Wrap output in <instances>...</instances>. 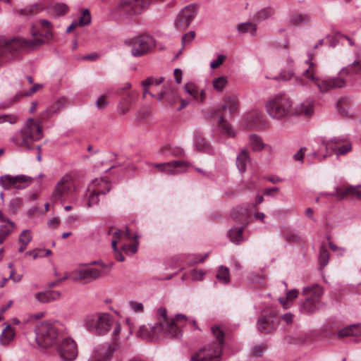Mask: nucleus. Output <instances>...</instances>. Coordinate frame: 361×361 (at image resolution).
<instances>
[{
    "instance_id": "6e6552de",
    "label": "nucleus",
    "mask_w": 361,
    "mask_h": 361,
    "mask_svg": "<svg viewBox=\"0 0 361 361\" xmlns=\"http://www.w3.org/2000/svg\"><path fill=\"white\" fill-rule=\"evenodd\" d=\"M59 331L54 324L42 322L35 329V339L38 345L48 348L58 343Z\"/></svg>"
},
{
    "instance_id": "6ab92c4d",
    "label": "nucleus",
    "mask_w": 361,
    "mask_h": 361,
    "mask_svg": "<svg viewBox=\"0 0 361 361\" xmlns=\"http://www.w3.org/2000/svg\"><path fill=\"white\" fill-rule=\"evenodd\" d=\"M152 166L169 175H176L185 171L189 164L183 161L177 160L162 164H152Z\"/></svg>"
},
{
    "instance_id": "f03ea898",
    "label": "nucleus",
    "mask_w": 361,
    "mask_h": 361,
    "mask_svg": "<svg viewBox=\"0 0 361 361\" xmlns=\"http://www.w3.org/2000/svg\"><path fill=\"white\" fill-rule=\"evenodd\" d=\"M159 319L155 324L162 327L163 335L168 338L178 339L183 336L182 328L186 324L188 318L183 314H177L173 319L167 316L166 308L160 307L158 310Z\"/></svg>"
},
{
    "instance_id": "1a4fd4ad",
    "label": "nucleus",
    "mask_w": 361,
    "mask_h": 361,
    "mask_svg": "<svg viewBox=\"0 0 361 361\" xmlns=\"http://www.w3.org/2000/svg\"><path fill=\"white\" fill-rule=\"evenodd\" d=\"M149 3L150 0H121L115 9L118 14L130 17L141 13Z\"/></svg>"
},
{
    "instance_id": "dca6fc26",
    "label": "nucleus",
    "mask_w": 361,
    "mask_h": 361,
    "mask_svg": "<svg viewBox=\"0 0 361 361\" xmlns=\"http://www.w3.org/2000/svg\"><path fill=\"white\" fill-rule=\"evenodd\" d=\"M197 11V6L194 4L188 5L183 8L175 20L176 28L180 30L186 29L196 16Z\"/></svg>"
},
{
    "instance_id": "b1692460",
    "label": "nucleus",
    "mask_w": 361,
    "mask_h": 361,
    "mask_svg": "<svg viewBox=\"0 0 361 361\" xmlns=\"http://www.w3.org/2000/svg\"><path fill=\"white\" fill-rule=\"evenodd\" d=\"M42 87V85L34 84L32 87L28 91L19 92L16 94L12 100L10 102H4L1 104L0 108H8L11 104L18 101L23 97L30 96L35 93L38 90Z\"/></svg>"
},
{
    "instance_id": "6e6d98bb",
    "label": "nucleus",
    "mask_w": 361,
    "mask_h": 361,
    "mask_svg": "<svg viewBox=\"0 0 361 361\" xmlns=\"http://www.w3.org/2000/svg\"><path fill=\"white\" fill-rule=\"evenodd\" d=\"M266 350V345L264 344H259L253 346L251 350V353L254 356H261Z\"/></svg>"
},
{
    "instance_id": "c9c22d12",
    "label": "nucleus",
    "mask_w": 361,
    "mask_h": 361,
    "mask_svg": "<svg viewBox=\"0 0 361 361\" xmlns=\"http://www.w3.org/2000/svg\"><path fill=\"white\" fill-rule=\"evenodd\" d=\"M185 92L191 95L194 99H198L199 95L200 96L201 101L204 100V90H201L200 92H198L197 86L192 82H188L185 85Z\"/></svg>"
},
{
    "instance_id": "c756f323",
    "label": "nucleus",
    "mask_w": 361,
    "mask_h": 361,
    "mask_svg": "<svg viewBox=\"0 0 361 361\" xmlns=\"http://www.w3.org/2000/svg\"><path fill=\"white\" fill-rule=\"evenodd\" d=\"M250 160L248 152L242 149L236 157V166L240 173H244L247 169V163Z\"/></svg>"
},
{
    "instance_id": "473e14b6",
    "label": "nucleus",
    "mask_w": 361,
    "mask_h": 361,
    "mask_svg": "<svg viewBox=\"0 0 361 361\" xmlns=\"http://www.w3.org/2000/svg\"><path fill=\"white\" fill-rule=\"evenodd\" d=\"M222 109L224 112L228 110L230 115H234L238 112V102L235 98L228 97L225 100Z\"/></svg>"
},
{
    "instance_id": "ddd939ff",
    "label": "nucleus",
    "mask_w": 361,
    "mask_h": 361,
    "mask_svg": "<svg viewBox=\"0 0 361 361\" xmlns=\"http://www.w3.org/2000/svg\"><path fill=\"white\" fill-rule=\"evenodd\" d=\"M130 87L131 84L126 82L123 87L116 90V94L121 97L118 104V110L121 114H126L137 99V93L136 92L128 91Z\"/></svg>"
},
{
    "instance_id": "e2e57ef3",
    "label": "nucleus",
    "mask_w": 361,
    "mask_h": 361,
    "mask_svg": "<svg viewBox=\"0 0 361 361\" xmlns=\"http://www.w3.org/2000/svg\"><path fill=\"white\" fill-rule=\"evenodd\" d=\"M137 236H136V235L134 236V239L135 240V244L131 245H123V249L124 250V251L126 252H127L128 250H130L132 254H135L137 252V245H138V243L137 241Z\"/></svg>"
},
{
    "instance_id": "f704fd0d",
    "label": "nucleus",
    "mask_w": 361,
    "mask_h": 361,
    "mask_svg": "<svg viewBox=\"0 0 361 361\" xmlns=\"http://www.w3.org/2000/svg\"><path fill=\"white\" fill-rule=\"evenodd\" d=\"M218 126L220 130L225 133L229 137H235V133L233 127L225 120L224 116L221 115L218 121Z\"/></svg>"
},
{
    "instance_id": "a19ab883",
    "label": "nucleus",
    "mask_w": 361,
    "mask_h": 361,
    "mask_svg": "<svg viewBox=\"0 0 361 361\" xmlns=\"http://www.w3.org/2000/svg\"><path fill=\"white\" fill-rule=\"evenodd\" d=\"M314 55L312 54H308V59L306 63L308 64V69L305 70L303 73L304 76L307 78L310 79L313 82V78H315L314 70L316 68V65L312 62Z\"/></svg>"
},
{
    "instance_id": "603ef678",
    "label": "nucleus",
    "mask_w": 361,
    "mask_h": 361,
    "mask_svg": "<svg viewBox=\"0 0 361 361\" xmlns=\"http://www.w3.org/2000/svg\"><path fill=\"white\" fill-rule=\"evenodd\" d=\"M283 237L288 242H300L301 238L295 231L287 230L283 233Z\"/></svg>"
},
{
    "instance_id": "4d7b16f0",
    "label": "nucleus",
    "mask_w": 361,
    "mask_h": 361,
    "mask_svg": "<svg viewBox=\"0 0 361 361\" xmlns=\"http://www.w3.org/2000/svg\"><path fill=\"white\" fill-rule=\"evenodd\" d=\"M23 204V200L18 197L13 198L11 200L9 204L10 209L15 213L16 210L21 206Z\"/></svg>"
},
{
    "instance_id": "412c9836",
    "label": "nucleus",
    "mask_w": 361,
    "mask_h": 361,
    "mask_svg": "<svg viewBox=\"0 0 361 361\" xmlns=\"http://www.w3.org/2000/svg\"><path fill=\"white\" fill-rule=\"evenodd\" d=\"M325 195L336 196L339 199L345 197L360 199L361 197V186H347L343 190L339 188H335V191L331 193H326Z\"/></svg>"
},
{
    "instance_id": "13d9d810",
    "label": "nucleus",
    "mask_w": 361,
    "mask_h": 361,
    "mask_svg": "<svg viewBox=\"0 0 361 361\" xmlns=\"http://www.w3.org/2000/svg\"><path fill=\"white\" fill-rule=\"evenodd\" d=\"M226 56L224 54H219L215 60H213L210 63V67L212 69L219 68L225 61Z\"/></svg>"
},
{
    "instance_id": "4c0bfd02",
    "label": "nucleus",
    "mask_w": 361,
    "mask_h": 361,
    "mask_svg": "<svg viewBox=\"0 0 361 361\" xmlns=\"http://www.w3.org/2000/svg\"><path fill=\"white\" fill-rule=\"evenodd\" d=\"M216 278L220 283L223 284L228 283L230 282L228 268L224 266H220L218 268Z\"/></svg>"
},
{
    "instance_id": "cd10ccee",
    "label": "nucleus",
    "mask_w": 361,
    "mask_h": 361,
    "mask_svg": "<svg viewBox=\"0 0 361 361\" xmlns=\"http://www.w3.org/2000/svg\"><path fill=\"white\" fill-rule=\"evenodd\" d=\"M314 113L312 102L305 101L295 108V114L305 117L311 116Z\"/></svg>"
},
{
    "instance_id": "f257e3e1",
    "label": "nucleus",
    "mask_w": 361,
    "mask_h": 361,
    "mask_svg": "<svg viewBox=\"0 0 361 361\" xmlns=\"http://www.w3.org/2000/svg\"><path fill=\"white\" fill-rule=\"evenodd\" d=\"M34 39L14 37L0 39V66L12 60L21 53L32 49L52 37V25L47 20L42 19L31 28Z\"/></svg>"
},
{
    "instance_id": "2eb2a0df",
    "label": "nucleus",
    "mask_w": 361,
    "mask_h": 361,
    "mask_svg": "<svg viewBox=\"0 0 361 361\" xmlns=\"http://www.w3.org/2000/svg\"><path fill=\"white\" fill-rule=\"evenodd\" d=\"M57 352L63 361H73L78 356L77 344L70 338H64L56 344Z\"/></svg>"
},
{
    "instance_id": "bb28decb",
    "label": "nucleus",
    "mask_w": 361,
    "mask_h": 361,
    "mask_svg": "<svg viewBox=\"0 0 361 361\" xmlns=\"http://www.w3.org/2000/svg\"><path fill=\"white\" fill-rule=\"evenodd\" d=\"M60 297L61 293L57 290L39 292L35 295L36 299L42 303L50 302L53 300H58Z\"/></svg>"
},
{
    "instance_id": "49530a36",
    "label": "nucleus",
    "mask_w": 361,
    "mask_h": 361,
    "mask_svg": "<svg viewBox=\"0 0 361 361\" xmlns=\"http://www.w3.org/2000/svg\"><path fill=\"white\" fill-rule=\"evenodd\" d=\"M329 250L326 247L322 246L320 247L319 253V262L320 266L322 267L326 266L329 263Z\"/></svg>"
},
{
    "instance_id": "2f4dec72",
    "label": "nucleus",
    "mask_w": 361,
    "mask_h": 361,
    "mask_svg": "<svg viewBox=\"0 0 361 361\" xmlns=\"http://www.w3.org/2000/svg\"><path fill=\"white\" fill-rule=\"evenodd\" d=\"M32 239V233L30 230H24L19 236L18 243L20 247L18 251L23 252L27 247V245Z\"/></svg>"
},
{
    "instance_id": "0eeeda50",
    "label": "nucleus",
    "mask_w": 361,
    "mask_h": 361,
    "mask_svg": "<svg viewBox=\"0 0 361 361\" xmlns=\"http://www.w3.org/2000/svg\"><path fill=\"white\" fill-rule=\"evenodd\" d=\"M292 102L285 94H279L271 97L266 104L268 114L274 119L287 116L291 111Z\"/></svg>"
},
{
    "instance_id": "de8ad7c7",
    "label": "nucleus",
    "mask_w": 361,
    "mask_h": 361,
    "mask_svg": "<svg viewBox=\"0 0 361 361\" xmlns=\"http://www.w3.org/2000/svg\"><path fill=\"white\" fill-rule=\"evenodd\" d=\"M50 9L56 16L64 15L68 12V6L65 4H54L51 6Z\"/></svg>"
},
{
    "instance_id": "864d4df0",
    "label": "nucleus",
    "mask_w": 361,
    "mask_h": 361,
    "mask_svg": "<svg viewBox=\"0 0 361 361\" xmlns=\"http://www.w3.org/2000/svg\"><path fill=\"white\" fill-rule=\"evenodd\" d=\"M129 307L135 313H142L144 312V306L142 303L137 301H130Z\"/></svg>"
},
{
    "instance_id": "ea45409f",
    "label": "nucleus",
    "mask_w": 361,
    "mask_h": 361,
    "mask_svg": "<svg viewBox=\"0 0 361 361\" xmlns=\"http://www.w3.org/2000/svg\"><path fill=\"white\" fill-rule=\"evenodd\" d=\"M249 140L250 147L253 151L259 152L264 148V144L259 136L252 134L250 135Z\"/></svg>"
},
{
    "instance_id": "37998d69",
    "label": "nucleus",
    "mask_w": 361,
    "mask_h": 361,
    "mask_svg": "<svg viewBox=\"0 0 361 361\" xmlns=\"http://www.w3.org/2000/svg\"><path fill=\"white\" fill-rule=\"evenodd\" d=\"M361 73V62L358 61H354L351 65L343 68L341 71V74H357Z\"/></svg>"
},
{
    "instance_id": "58836bf2",
    "label": "nucleus",
    "mask_w": 361,
    "mask_h": 361,
    "mask_svg": "<svg viewBox=\"0 0 361 361\" xmlns=\"http://www.w3.org/2000/svg\"><path fill=\"white\" fill-rule=\"evenodd\" d=\"M90 183L95 184V188L101 191L99 195H106L111 190L110 184L103 178H95Z\"/></svg>"
},
{
    "instance_id": "393cba45",
    "label": "nucleus",
    "mask_w": 361,
    "mask_h": 361,
    "mask_svg": "<svg viewBox=\"0 0 361 361\" xmlns=\"http://www.w3.org/2000/svg\"><path fill=\"white\" fill-rule=\"evenodd\" d=\"M99 192H101V191L99 190V189L95 188L94 183L89 184L86 193V197L87 199L86 206L87 207H91L99 202V196L100 195Z\"/></svg>"
},
{
    "instance_id": "09e8293b",
    "label": "nucleus",
    "mask_w": 361,
    "mask_h": 361,
    "mask_svg": "<svg viewBox=\"0 0 361 361\" xmlns=\"http://www.w3.org/2000/svg\"><path fill=\"white\" fill-rule=\"evenodd\" d=\"M65 102L66 101L64 99H59L58 101H56L52 106H49L47 109L48 114L51 115L54 114H56L58 111H59L63 108V106H64Z\"/></svg>"
},
{
    "instance_id": "f3484780",
    "label": "nucleus",
    "mask_w": 361,
    "mask_h": 361,
    "mask_svg": "<svg viewBox=\"0 0 361 361\" xmlns=\"http://www.w3.org/2000/svg\"><path fill=\"white\" fill-rule=\"evenodd\" d=\"M313 83L317 87L319 91L324 94L332 90L342 88L345 86L346 82L344 79L336 77L321 79L319 78H312Z\"/></svg>"
},
{
    "instance_id": "20e7f679",
    "label": "nucleus",
    "mask_w": 361,
    "mask_h": 361,
    "mask_svg": "<svg viewBox=\"0 0 361 361\" xmlns=\"http://www.w3.org/2000/svg\"><path fill=\"white\" fill-rule=\"evenodd\" d=\"M42 136L40 123L33 118H28L22 129L11 137V140L18 147L31 149L30 142L39 140Z\"/></svg>"
},
{
    "instance_id": "c03bdc74",
    "label": "nucleus",
    "mask_w": 361,
    "mask_h": 361,
    "mask_svg": "<svg viewBox=\"0 0 361 361\" xmlns=\"http://www.w3.org/2000/svg\"><path fill=\"white\" fill-rule=\"evenodd\" d=\"M15 228L13 221H9V225H1L0 226V244L8 236Z\"/></svg>"
},
{
    "instance_id": "680f3d73",
    "label": "nucleus",
    "mask_w": 361,
    "mask_h": 361,
    "mask_svg": "<svg viewBox=\"0 0 361 361\" xmlns=\"http://www.w3.org/2000/svg\"><path fill=\"white\" fill-rule=\"evenodd\" d=\"M293 75V73L288 70V71H283L280 73L279 76L276 77V80H290Z\"/></svg>"
},
{
    "instance_id": "69168bd1",
    "label": "nucleus",
    "mask_w": 361,
    "mask_h": 361,
    "mask_svg": "<svg viewBox=\"0 0 361 361\" xmlns=\"http://www.w3.org/2000/svg\"><path fill=\"white\" fill-rule=\"evenodd\" d=\"M205 273L202 270L194 269L192 272V277L193 280L202 281L204 279Z\"/></svg>"
},
{
    "instance_id": "c85d7f7f",
    "label": "nucleus",
    "mask_w": 361,
    "mask_h": 361,
    "mask_svg": "<svg viewBox=\"0 0 361 361\" xmlns=\"http://www.w3.org/2000/svg\"><path fill=\"white\" fill-rule=\"evenodd\" d=\"M274 321L271 317H263L257 321V329L262 333H270L274 329Z\"/></svg>"
},
{
    "instance_id": "3c124183",
    "label": "nucleus",
    "mask_w": 361,
    "mask_h": 361,
    "mask_svg": "<svg viewBox=\"0 0 361 361\" xmlns=\"http://www.w3.org/2000/svg\"><path fill=\"white\" fill-rule=\"evenodd\" d=\"M91 22V16L88 9H84L82 12L81 16L79 18L78 24L80 26H84L90 24Z\"/></svg>"
},
{
    "instance_id": "9b49d317",
    "label": "nucleus",
    "mask_w": 361,
    "mask_h": 361,
    "mask_svg": "<svg viewBox=\"0 0 361 361\" xmlns=\"http://www.w3.org/2000/svg\"><path fill=\"white\" fill-rule=\"evenodd\" d=\"M131 54L138 57L147 54L155 46L154 38L148 35H142L131 39Z\"/></svg>"
},
{
    "instance_id": "a18cd8bd",
    "label": "nucleus",
    "mask_w": 361,
    "mask_h": 361,
    "mask_svg": "<svg viewBox=\"0 0 361 361\" xmlns=\"http://www.w3.org/2000/svg\"><path fill=\"white\" fill-rule=\"evenodd\" d=\"M228 84V78L225 75H221L213 80V87L217 92H221Z\"/></svg>"
},
{
    "instance_id": "a211bd4d",
    "label": "nucleus",
    "mask_w": 361,
    "mask_h": 361,
    "mask_svg": "<svg viewBox=\"0 0 361 361\" xmlns=\"http://www.w3.org/2000/svg\"><path fill=\"white\" fill-rule=\"evenodd\" d=\"M32 178L25 175H18L12 176L11 175H4L0 177V185L4 189H8L11 187H14L17 189H22L26 188L30 183Z\"/></svg>"
},
{
    "instance_id": "39448f33",
    "label": "nucleus",
    "mask_w": 361,
    "mask_h": 361,
    "mask_svg": "<svg viewBox=\"0 0 361 361\" xmlns=\"http://www.w3.org/2000/svg\"><path fill=\"white\" fill-rule=\"evenodd\" d=\"M302 295L304 297V301L301 303L300 310L305 314H314L326 306L322 300L323 290L318 284L305 287Z\"/></svg>"
},
{
    "instance_id": "4468645a",
    "label": "nucleus",
    "mask_w": 361,
    "mask_h": 361,
    "mask_svg": "<svg viewBox=\"0 0 361 361\" xmlns=\"http://www.w3.org/2000/svg\"><path fill=\"white\" fill-rule=\"evenodd\" d=\"M322 145L326 152L331 150L337 156L345 155L352 150V144L349 140L341 137H334L326 142L322 141Z\"/></svg>"
},
{
    "instance_id": "bf43d9fd",
    "label": "nucleus",
    "mask_w": 361,
    "mask_h": 361,
    "mask_svg": "<svg viewBox=\"0 0 361 361\" xmlns=\"http://www.w3.org/2000/svg\"><path fill=\"white\" fill-rule=\"evenodd\" d=\"M166 92L168 93L166 95V101L169 105H173L176 102L178 96L173 90H166Z\"/></svg>"
},
{
    "instance_id": "0e129e2a",
    "label": "nucleus",
    "mask_w": 361,
    "mask_h": 361,
    "mask_svg": "<svg viewBox=\"0 0 361 361\" xmlns=\"http://www.w3.org/2000/svg\"><path fill=\"white\" fill-rule=\"evenodd\" d=\"M347 336H353L352 331L350 330V325L342 329L338 332V337L344 338Z\"/></svg>"
},
{
    "instance_id": "4be33fe9",
    "label": "nucleus",
    "mask_w": 361,
    "mask_h": 361,
    "mask_svg": "<svg viewBox=\"0 0 361 361\" xmlns=\"http://www.w3.org/2000/svg\"><path fill=\"white\" fill-rule=\"evenodd\" d=\"M102 274V271L97 268H87L73 271L71 278L73 281L79 280L92 281L98 279Z\"/></svg>"
},
{
    "instance_id": "f8f14e48",
    "label": "nucleus",
    "mask_w": 361,
    "mask_h": 361,
    "mask_svg": "<svg viewBox=\"0 0 361 361\" xmlns=\"http://www.w3.org/2000/svg\"><path fill=\"white\" fill-rule=\"evenodd\" d=\"M75 187L71 178L63 176L56 184L51 200L53 202H63L69 197L74 192Z\"/></svg>"
},
{
    "instance_id": "9d476101",
    "label": "nucleus",
    "mask_w": 361,
    "mask_h": 361,
    "mask_svg": "<svg viewBox=\"0 0 361 361\" xmlns=\"http://www.w3.org/2000/svg\"><path fill=\"white\" fill-rule=\"evenodd\" d=\"M247 215V210L243 207L234 209L231 212L232 218L243 224L240 227H233L229 230L228 236L230 240L233 243L238 244L243 240V233L247 226V224L245 223Z\"/></svg>"
},
{
    "instance_id": "aec40b11",
    "label": "nucleus",
    "mask_w": 361,
    "mask_h": 361,
    "mask_svg": "<svg viewBox=\"0 0 361 361\" xmlns=\"http://www.w3.org/2000/svg\"><path fill=\"white\" fill-rule=\"evenodd\" d=\"M117 349V344L112 343L109 345L96 346L87 361H106L109 360Z\"/></svg>"
},
{
    "instance_id": "8fccbe9b",
    "label": "nucleus",
    "mask_w": 361,
    "mask_h": 361,
    "mask_svg": "<svg viewBox=\"0 0 361 361\" xmlns=\"http://www.w3.org/2000/svg\"><path fill=\"white\" fill-rule=\"evenodd\" d=\"M298 290L296 289H293L289 290L287 294L286 297L285 298H280L279 301L283 305L284 308H287L286 301L287 300H293L298 297Z\"/></svg>"
},
{
    "instance_id": "e433bc0d",
    "label": "nucleus",
    "mask_w": 361,
    "mask_h": 361,
    "mask_svg": "<svg viewBox=\"0 0 361 361\" xmlns=\"http://www.w3.org/2000/svg\"><path fill=\"white\" fill-rule=\"evenodd\" d=\"M237 30L240 33H250L252 36H255L257 25L250 22L243 23L238 25Z\"/></svg>"
},
{
    "instance_id": "052dcab7",
    "label": "nucleus",
    "mask_w": 361,
    "mask_h": 361,
    "mask_svg": "<svg viewBox=\"0 0 361 361\" xmlns=\"http://www.w3.org/2000/svg\"><path fill=\"white\" fill-rule=\"evenodd\" d=\"M195 33L194 31H190L186 34H185L182 37V44L183 46L185 44L190 43L195 38Z\"/></svg>"
},
{
    "instance_id": "79ce46f5",
    "label": "nucleus",
    "mask_w": 361,
    "mask_h": 361,
    "mask_svg": "<svg viewBox=\"0 0 361 361\" xmlns=\"http://www.w3.org/2000/svg\"><path fill=\"white\" fill-rule=\"evenodd\" d=\"M194 145L196 149L200 152L206 151L209 148V144L197 133L194 136Z\"/></svg>"
},
{
    "instance_id": "338daca9",
    "label": "nucleus",
    "mask_w": 361,
    "mask_h": 361,
    "mask_svg": "<svg viewBox=\"0 0 361 361\" xmlns=\"http://www.w3.org/2000/svg\"><path fill=\"white\" fill-rule=\"evenodd\" d=\"M350 330L353 336H361V324H355L350 325Z\"/></svg>"
},
{
    "instance_id": "7c9ffc66",
    "label": "nucleus",
    "mask_w": 361,
    "mask_h": 361,
    "mask_svg": "<svg viewBox=\"0 0 361 361\" xmlns=\"http://www.w3.org/2000/svg\"><path fill=\"white\" fill-rule=\"evenodd\" d=\"M275 13V10L274 8L271 6H267L265 8H262L257 11V13L254 16V20L256 22H261L271 18Z\"/></svg>"
},
{
    "instance_id": "a878e982",
    "label": "nucleus",
    "mask_w": 361,
    "mask_h": 361,
    "mask_svg": "<svg viewBox=\"0 0 361 361\" xmlns=\"http://www.w3.org/2000/svg\"><path fill=\"white\" fill-rule=\"evenodd\" d=\"M311 17L307 13H293L289 19V23L293 26L305 25L310 23Z\"/></svg>"
},
{
    "instance_id": "423d86ee",
    "label": "nucleus",
    "mask_w": 361,
    "mask_h": 361,
    "mask_svg": "<svg viewBox=\"0 0 361 361\" xmlns=\"http://www.w3.org/2000/svg\"><path fill=\"white\" fill-rule=\"evenodd\" d=\"M114 324V319L109 313H97L86 317L85 327L90 332L97 335H104Z\"/></svg>"
},
{
    "instance_id": "774afa93",
    "label": "nucleus",
    "mask_w": 361,
    "mask_h": 361,
    "mask_svg": "<svg viewBox=\"0 0 361 361\" xmlns=\"http://www.w3.org/2000/svg\"><path fill=\"white\" fill-rule=\"evenodd\" d=\"M306 151L305 147H301L293 156V159L296 161H302L304 159V155Z\"/></svg>"
},
{
    "instance_id": "5701e85b",
    "label": "nucleus",
    "mask_w": 361,
    "mask_h": 361,
    "mask_svg": "<svg viewBox=\"0 0 361 361\" xmlns=\"http://www.w3.org/2000/svg\"><path fill=\"white\" fill-rule=\"evenodd\" d=\"M161 330H163L162 327L157 326L156 324L150 327H147L146 325H142L137 332V336L143 339L155 340L163 335Z\"/></svg>"
},
{
    "instance_id": "5fc2aeb1",
    "label": "nucleus",
    "mask_w": 361,
    "mask_h": 361,
    "mask_svg": "<svg viewBox=\"0 0 361 361\" xmlns=\"http://www.w3.org/2000/svg\"><path fill=\"white\" fill-rule=\"evenodd\" d=\"M17 121V116L13 114L0 115V124L8 122L13 124Z\"/></svg>"
},
{
    "instance_id": "7ed1b4c3",
    "label": "nucleus",
    "mask_w": 361,
    "mask_h": 361,
    "mask_svg": "<svg viewBox=\"0 0 361 361\" xmlns=\"http://www.w3.org/2000/svg\"><path fill=\"white\" fill-rule=\"evenodd\" d=\"M216 341L207 344L192 355L190 361H219L224 343V332L218 326L212 327Z\"/></svg>"
},
{
    "instance_id": "72a5a7b5",
    "label": "nucleus",
    "mask_w": 361,
    "mask_h": 361,
    "mask_svg": "<svg viewBox=\"0 0 361 361\" xmlns=\"http://www.w3.org/2000/svg\"><path fill=\"white\" fill-rule=\"evenodd\" d=\"M14 336V329L10 325H7L0 335V343L2 345H8L13 339Z\"/></svg>"
}]
</instances>
